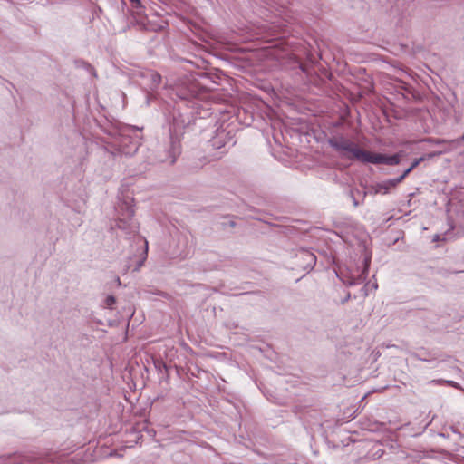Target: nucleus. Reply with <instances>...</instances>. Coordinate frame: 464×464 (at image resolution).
I'll return each mask as SVG.
<instances>
[{"label":"nucleus","instance_id":"nucleus-1","mask_svg":"<svg viewBox=\"0 0 464 464\" xmlns=\"http://www.w3.org/2000/svg\"><path fill=\"white\" fill-rule=\"evenodd\" d=\"M133 201L134 199L131 197L125 196L123 199L118 203L116 208L118 212L116 226L119 229L124 232L126 237L129 238L133 237L138 244L142 245L143 250L141 256L138 260L137 265L133 269L134 271H139L144 265L148 256V242L143 237L139 235L140 226L139 223L133 218L135 213L133 208Z\"/></svg>","mask_w":464,"mask_h":464},{"label":"nucleus","instance_id":"nucleus-2","mask_svg":"<svg viewBox=\"0 0 464 464\" xmlns=\"http://www.w3.org/2000/svg\"><path fill=\"white\" fill-rule=\"evenodd\" d=\"M104 131L115 138V145L111 147V150L109 147L105 148L112 156H133L141 144V129L136 126L126 125L120 130L111 129L104 130Z\"/></svg>","mask_w":464,"mask_h":464},{"label":"nucleus","instance_id":"nucleus-3","mask_svg":"<svg viewBox=\"0 0 464 464\" xmlns=\"http://www.w3.org/2000/svg\"><path fill=\"white\" fill-rule=\"evenodd\" d=\"M190 120L188 117L185 118L179 112L173 114L168 140L163 145L162 154L159 155L160 161L170 165L176 162L177 158L181 154L182 130L188 126Z\"/></svg>","mask_w":464,"mask_h":464},{"label":"nucleus","instance_id":"nucleus-4","mask_svg":"<svg viewBox=\"0 0 464 464\" xmlns=\"http://www.w3.org/2000/svg\"><path fill=\"white\" fill-rule=\"evenodd\" d=\"M327 142L343 158L365 163L368 150L361 149L352 140L342 133L333 134Z\"/></svg>","mask_w":464,"mask_h":464},{"label":"nucleus","instance_id":"nucleus-5","mask_svg":"<svg viewBox=\"0 0 464 464\" xmlns=\"http://www.w3.org/2000/svg\"><path fill=\"white\" fill-rule=\"evenodd\" d=\"M40 457L33 452L14 453L0 456V464H25L36 461Z\"/></svg>","mask_w":464,"mask_h":464},{"label":"nucleus","instance_id":"nucleus-6","mask_svg":"<svg viewBox=\"0 0 464 464\" xmlns=\"http://www.w3.org/2000/svg\"><path fill=\"white\" fill-rule=\"evenodd\" d=\"M401 162V155L396 153L393 155H385L382 153H373L368 151V155L366 158V163L372 164H385L390 166L399 165Z\"/></svg>","mask_w":464,"mask_h":464},{"label":"nucleus","instance_id":"nucleus-7","mask_svg":"<svg viewBox=\"0 0 464 464\" xmlns=\"http://www.w3.org/2000/svg\"><path fill=\"white\" fill-rule=\"evenodd\" d=\"M316 264V256L311 251L302 248L298 250L295 256V265L297 267L311 271Z\"/></svg>","mask_w":464,"mask_h":464},{"label":"nucleus","instance_id":"nucleus-8","mask_svg":"<svg viewBox=\"0 0 464 464\" xmlns=\"http://www.w3.org/2000/svg\"><path fill=\"white\" fill-rule=\"evenodd\" d=\"M399 181L395 179H390L385 181L376 183L372 185L369 189L368 193L371 195H377V194H382L386 195L390 193V191L392 188H395L399 185ZM367 195V191L363 193V196L365 197Z\"/></svg>","mask_w":464,"mask_h":464},{"label":"nucleus","instance_id":"nucleus-9","mask_svg":"<svg viewBox=\"0 0 464 464\" xmlns=\"http://www.w3.org/2000/svg\"><path fill=\"white\" fill-rule=\"evenodd\" d=\"M230 140H232V136H230V132L226 131L224 129H218L216 130V134L209 140V144L213 149H222L224 148Z\"/></svg>","mask_w":464,"mask_h":464},{"label":"nucleus","instance_id":"nucleus-10","mask_svg":"<svg viewBox=\"0 0 464 464\" xmlns=\"http://www.w3.org/2000/svg\"><path fill=\"white\" fill-rule=\"evenodd\" d=\"M144 78L148 79V86L150 90L155 91L158 89L161 82V75L154 71H150L143 75Z\"/></svg>","mask_w":464,"mask_h":464},{"label":"nucleus","instance_id":"nucleus-11","mask_svg":"<svg viewBox=\"0 0 464 464\" xmlns=\"http://www.w3.org/2000/svg\"><path fill=\"white\" fill-rule=\"evenodd\" d=\"M370 262H371V258L370 257H365L364 258V260H363V270L358 276L357 278H352L348 282L349 285H357V284H361V283H362L367 278L368 270H369V266H370Z\"/></svg>","mask_w":464,"mask_h":464},{"label":"nucleus","instance_id":"nucleus-12","mask_svg":"<svg viewBox=\"0 0 464 464\" xmlns=\"http://www.w3.org/2000/svg\"><path fill=\"white\" fill-rule=\"evenodd\" d=\"M424 160H425V157H420V158L415 159V160L411 162V166H410L408 169H406L403 171V173H402L400 177L396 178V179L399 181V183L402 182V181L404 180V179H405V178H406V177H407V176H408V175H409V174H410V173H411V171H412L416 167H418L420 163H421V162H422V161H424Z\"/></svg>","mask_w":464,"mask_h":464},{"label":"nucleus","instance_id":"nucleus-13","mask_svg":"<svg viewBox=\"0 0 464 464\" xmlns=\"http://www.w3.org/2000/svg\"><path fill=\"white\" fill-rule=\"evenodd\" d=\"M75 63H76L77 67H82V68L85 69L86 71H88L92 75L96 76V72H95L94 67L92 64H90L89 63H87L83 60H78Z\"/></svg>","mask_w":464,"mask_h":464},{"label":"nucleus","instance_id":"nucleus-14","mask_svg":"<svg viewBox=\"0 0 464 464\" xmlns=\"http://www.w3.org/2000/svg\"><path fill=\"white\" fill-rule=\"evenodd\" d=\"M116 303V298L113 295H108L104 301L106 307L112 309V305Z\"/></svg>","mask_w":464,"mask_h":464},{"label":"nucleus","instance_id":"nucleus-15","mask_svg":"<svg viewBox=\"0 0 464 464\" xmlns=\"http://www.w3.org/2000/svg\"><path fill=\"white\" fill-rule=\"evenodd\" d=\"M132 5H133V7L138 9V14H141V11L140 9H142V5L140 3V0H130Z\"/></svg>","mask_w":464,"mask_h":464},{"label":"nucleus","instance_id":"nucleus-16","mask_svg":"<svg viewBox=\"0 0 464 464\" xmlns=\"http://www.w3.org/2000/svg\"><path fill=\"white\" fill-rule=\"evenodd\" d=\"M424 141H427V142H430V143H432V144H442V143H445L446 140H441V139H432V138H429V139H426V140H423Z\"/></svg>","mask_w":464,"mask_h":464},{"label":"nucleus","instance_id":"nucleus-17","mask_svg":"<svg viewBox=\"0 0 464 464\" xmlns=\"http://www.w3.org/2000/svg\"><path fill=\"white\" fill-rule=\"evenodd\" d=\"M298 67L300 68V70L306 73V74H309V66L306 65V64H304L302 63H299Z\"/></svg>","mask_w":464,"mask_h":464},{"label":"nucleus","instance_id":"nucleus-18","mask_svg":"<svg viewBox=\"0 0 464 464\" xmlns=\"http://www.w3.org/2000/svg\"><path fill=\"white\" fill-rule=\"evenodd\" d=\"M440 154H441L440 151H434V152L428 153L427 155H424L423 157H425V160H427V159H432L433 157L439 156Z\"/></svg>","mask_w":464,"mask_h":464},{"label":"nucleus","instance_id":"nucleus-19","mask_svg":"<svg viewBox=\"0 0 464 464\" xmlns=\"http://www.w3.org/2000/svg\"><path fill=\"white\" fill-rule=\"evenodd\" d=\"M70 460L75 464H81L82 462H83L82 458H79L78 456L72 457Z\"/></svg>","mask_w":464,"mask_h":464},{"label":"nucleus","instance_id":"nucleus-20","mask_svg":"<svg viewBox=\"0 0 464 464\" xmlns=\"http://www.w3.org/2000/svg\"><path fill=\"white\" fill-rule=\"evenodd\" d=\"M350 195H351V197H352V198H353V206H354V207H358V206L360 205V202H359V201L354 198V196H353V190H351V191H350Z\"/></svg>","mask_w":464,"mask_h":464},{"label":"nucleus","instance_id":"nucleus-21","mask_svg":"<svg viewBox=\"0 0 464 464\" xmlns=\"http://www.w3.org/2000/svg\"><path fill=\"white\" fill-rule=\"evenodd\" d=\"M222 226L225 227L227 226L230 227H236V222L234 220H229L227 223L226 222H223L222 223Z\"/></svg>","mask_w":464,"mask_h":464},{"label":"nucleus","instance_id":"nucleus-22","mask_svg":"<svg viewBox=\"0 0 464 464\" xmlns=\"http://www.w3.org/2000/svg\"><path fill=\"white\" fill-rule=\"evenodd\" d=\"M450 142L452 143H457V144H459L461 142H464V133L462 134L461 137H459V139H456V140H451Z\"/></svg>","mask_w":464,"mask_h":464},{"label":"nucleus","instance_id":"nucleus-23","mask_svg":"<svg viewBox=\"0 0 464 464\" xmlns=\"http://www.w3.org/2000/svg\"><path fill=\"white\" fill-rule=\"evenodd\" d=\"M445 382L448 385H450L451 387H454V388H459V385L457 382H455L454 381H445Z\"/></svg>","mask_w":464,"mask_h":464},{"label":"nucleus","instance_id":"nucleus-24","mask_svg":"<svg viewBox=\"0 0 464 464\" xmlns=\"http://www.w3.org/2000/svg\"><path fill=\"white\" fill-rule=\"evenodd\" d=\"M351 298V294L350 292H347L345 297L341 301V304H344L346 302H348Z\"/></svg>","mask_w":464,"mask_h":464},{"label":"nucleus","instance_id":"nucleus-25","mask_svg":"<svg viewBox=\"0 0 464 464\" xmlns=\"http://www.w3.org/2000/svg\"><path fill=\"white\" fill-rule=\"evenodd\" d=\"M450 430H451L452 432L456 433L459 437L462 436L461 433L458 430V429H456L454 426H450Z\"/></svg>","mask_w":464,"mask_h":464},{"label":"nucleus","instance_id":"nucleus-26","mask_svg":"<svg viewBox=\"0 0 464 464\" xmlns=\"http://www.w3.org/2000/svg\"><path fill=\"white\" fill-rule=\"evenodd\" d=\"M383 454V450H378L375 453V455H377L378 457H382Z\"/></svg>","mask_w":464,"mask_h":464},{"label":"nucleus","instance_id":"nucleus-27","mask_svg":"<svg viewBox=\"0 0 464 464\" xmlns=\"http://www.w3.org/2000/svg\"><path fill=\"white\" fill-rule=\"evenodd\" d=\"M362 290L364 292L363 295L366 296L368 295L366 291V285H364Z\"/></svg>","mask_w":464,"mask_h":464},{"label":"nucleus","instance_id":"nucleus-28","mask_svg":"<svg viewBox=\"0 0 464 464\" xmlns=\"http://www.w3.org/2000/svg\"><path fill=\"white\" fill-rule=\"evenodd\" d=\"M256 292H245V293H241L239 294L240 295H250V294H255Z\"/></svg>","mask_w":464,"mask_h":464}]
</instances>
